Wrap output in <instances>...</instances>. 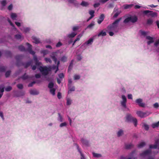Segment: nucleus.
Returning a JSON list of instances; mask_svg holds the SVG:
<instances>
[{
	"mask_svg": "<svg viewBox=\"0 0 159 159\" xmlns=\"http://www.w3.org/2000/svg\"><path fill=\"white\" fill-rule=\"evenodd\" d=\"M26 44L28 47L27 50L28 51L30 54L34 55L35 54V52L32 50V46L28 43H26ZM18 48L20 51H26L24 46L22 45L19 46L18 47Z\"/></svg>",
	"mask_w": 159,
	"mask_h": 159,
	"instance_id": "f257e3e1",
	"label": "nucleus"
},
{
	"mask_svg": "<svg viewBox=\"0 0 159 159\" xmlns=\"http://www.w3.org/2000/svg\"><path fill=\"white\" fill-rule=\"evenodd\" d=\"M126 121L127 122H132L135 126L136 127L137 125L138 121L136 118L133 117L130 114H127L126 117Z\"/></svg>",
	"mask_w": 159,
	"mask_h": 159,
	"instance_id": "f03ea898",
	"label": "nucleus"
},
{
	"mask_svg": "<svg viewBox=\"0 0 159 159\" xmlns=\"http://www.w3.org/2000/svg\"><path fill=\"white\" fill-rule=\"evenodd\" d=\"M121 19V18H119L116 19L112 24L109 25L107 27L108 30H115L118 26V24Z\"/></svg>",
	"mask_w": 159,
	"mask_h": 159,
	"instance_id": "7ed1b4c3",
	"label": "nucleus"
},
{
	"mask_svg": "<svg viewBox=\"0 0 159 159\" xmlns=\"http://www.w3.org/2000/svg\"><path fill=\"white\" fill-rule=\"evenodd\" d=\"M39 70L43 75L46 76L48 75L49 72L51 70V68L50 67H47L46 66H40L39 68Z\"/></svg>",
	"mask_w": 159,
	"mask_h": 159,
	"instance_id": "20e7f679",
	"label": "nucleus"
},
{
	"mask_svg": "<svg viewBox=\"0 0 159 159\" xmlns=\"http://www.w3.org/2000/svg\"><path fill=\"white\" fill-rule=\"evenodd\" d=\"M138 20V17L135 16H131L130 17L126 18L124 20V23H127L130 21L133 23H134L137 21Z\"/></svg>",
	"mask_w": 159,
	"mask_h": 159,
	"instance_id": "39448f33",
	"label": "nucleus"
},
{
	"mask_svg": "<svg viewBox=\"0 0 159 159\" xmlns=\"http://www.w3.org/2000/svg\"><path fill=\"white\" fill-rule=\"evenodd\" d=\"M32 64V62L31 61H30L26 63H25L24 62L20 63L19 61H17L16 63V65L18 67L21 65H22L24 66L25 68H26L30 66H31Z\"/></svg>",
	"mask_w": 159,
	"mask_h": 159,
	"instance_id": "423d86ee",
	"label": "nucleus"
},
{
	"mask_svg": "<svg viewBox=\"0 0 159 159\" xmlns=\"http://www.w3.org/2000/svg\"><path fill=\"white\" fill-rule=\"evenodd\" d=\"M136 114L139 117L141 118L146 117L149 115L148 112H143L141 111H137Z\"/></svg>",
	"mask_w": 159,
	"mask_h": 159,
	"instance_id": "0eeeda50",
	"label": "nucleus"
},
{
	"mask_svg": "<svg viewBox=\"0 0 159 159\" xmlns=\"http://www.w3.org/2000/svg\"><path fill=\"white\" fill-rule=\"evenodd\" d=\"M143 13L145 14H148V15L152 17H157V13L149 10H145L143 11Z\"/></svg>",
	"mask_w": 159,
	"mask_h": 159,
	"instance_id": "6e6552de",
	"label": "nucleus"
},
{
	"mask_svg": "<svg viewBox=\"0 0 159 159\" xmlns=\"http://www.w3.org/2000/svg\"><path fill=\"white\" fill-rule=\"evenodd\" d=\"M123 101L120 102L121 106L124 108L126 107V103L127 102V99L125 96L124 95H122L121 96Z\"/></svg>",
	"mask_w": 159,
	"mask_h": 159,
	"instance_id": "1a4fd4ad",
	"label": "nucleus"
},
{
	"mask_svg": "<svg viewBox=\"0 0 159 159\" xmlns=\"http://www.w3.org/2000/svg\"><path fill=\"white\" fill-rule=\"evenodd\" d=\"M142 101L143 100L142 99L139 98L136 100L135 102L140 107H144L145 106V104L142 102Z\"/></svg>",
	"mask_w": 159,
	"mask_h": 159,
	"instance_id": "9d476101",
	"label": "nucleus"
},
{
	"mask_svg": "<svg viewBox=\"0 0 159 159\" xmlns=\"http://www.w3.org/2000/svg\"><path fill=\"white\" fill-rule=\"evenodd\" d=\"M151 151L150 150H147L144 151L140 154L141 157H144L145 156L150 155L151 154Z\"/></svg>",
	"mask_w": 159,
	"mask_h": 159,
	"instance_id": "9b49d317",
	"label": "nucleus"
},
{
	"mask_svg": "<svg viewBox=\"0 0 159 159\" xmlns=\"http://www.w3.org/2000/svg\"><path fill=\"white\" fill-rule=\"evenodd\" d=\"M146 39L149 40L147 42V43L148 45H149L154 42L153 38L150 36H147L146 37Z\"/></svg>",
	"mask_w": 159,
	"mask_h": 159,
	"instance_id": "f8f14e48",
	"label": "nucleus"
},
{
	"mask_svg": "<svg viewBox=\"0 0 159 159\" xmlns=\"http://www.w3.org/2000/svg\"><path fill=\"white\" fill-rule=\"evenodd\" d=\"M32 38L34 40L33 41V43H35L36 44H38L40 43L39 39L37 38L36 37L33 36L32 37Z\"/></svg>",
	"mask_w": 159,
	"mask_h": 159,
	"instance_id": "ddd939ff",
	"label": "nucleus"
},
{
	"mask_svg": "<svg viewBox=\"0 0 159 159\" xmlns=\"http://www.w3.org/2000/svg\"><path fill=\"white\" fill-rule=\"evenodd\" d=\"M104 18V15L103 14H102L99 17V19L98 20V24H100L103 20Z\"/></svg>",
	"mask_w": 159,
	"mask_h": 159,
	"instance_id": "4468645a",
	"label": "nucleus"
},
{
	"mask_svg": "<svg viewBox=\"0 0 159 159\" xmlns=\"http://www.w3.org/2000/svg\"><path fill=\"white\" fill-rule=\"evenodd\" d=\"M117 11V12L114 14L113 16V17L115 18H116L121 12V11H119L117 9H116V8H115L113 12L114 11Z\"/></svg>",
	"mask_w": 159,
	"mask_h": 159,
	"instance_id": "2eb2a0df",
	"label": "nucleus"
},
{
	"mask_svg": "<svg viewBox=\"0 0 159 159\" xmlns=\"http://www.w3.org/2000/svg\"><path fill=\"white\" fill-rule=\"evenodd\" d=\"M30 92L31 94L33 95H38L39 93V92L35 89L30 90Z\"/></svg>",
	"mask_w": 159,
	"mask_h": 159,
	"instance_id": "dca6fc26",
	"label": "nucleus"
},
{
	"mask_svg": "<svg viewBox=\"0 0 159 159\" xmlns=\"http://www.w3.org/2000/svg\"><path fill=\"white\" fill-rule=\"evenodd\" d=\"M134 145L131 143L125 144V148L127 149H131L133 148Z\"/></svg>",
	"mask_w": 159,
	"mask_h": 159,
	"instance_id": "f3484780",
	"label": "nucleus"
},
{
	"mask_svg": "<svg viewBox=\"0 0 159 159\" xmlns=\"http://www.w3.org/2000/svg\"><path fill=\"white\" fill-rule=\"evenodd\" d=\"M77 34V33L75 32H72L71 34H68L67 37L69 38H73Z\"/></svg>",
	"mask_w": 159,
	"mask_h": 159,
	"instance_id": "a211bd4d",
	"label": "nucleus"
},
{
	"mask_svg": "<svg viewBox=\"0 0 159 159\" xmlns=\"http://www.w3.org/2000/svg\"><path fill=\"white\" fill-rule=\"evenodd\" d=\"M146 144V143L145 142H142L139 143L138 145V147L139 148H141L144 147Z\"/></svg>",
	"mask_w": 159,
	"mask_h": 159,
	"instance_id": "6ab92c4d",
	"label": "nucleus"
},
{
	"mask_svg": "<svg viewBox=\"0 0 159 159\" xmlns=\"http://www.w3.org/2000/svg\"><path fill=\"white\" fill-rule=\"evenodd\" d=\"M5 53L6 55L8 57H12V53L11 52L9 51H6Z\"/></svg>",
	"mask_w": 159,
	"mask_h": 159,
	"instance_id": "aec40b11",
	"label": "nucleus"
},
{
	"mask_svg": "<svg viewBox=\"0 0 159 159\" xmlns=\"http://www.w3.org/2000/svg\"><path fill=\"white\" fill-rule=\"evenodd\" d=\"M81 141L82 143L86 145H88L89 144L88 141L87 140H85L83 139H81Z\"/></svg>",
	"mask_w": 159,
	"mask_h": 159,
	"instance_id": "412c9836",
	"label": "nucleus"
},
{
	"mask_svg": "<svg viewBox=\"0 0 159 159\" xmlns=\"http://www.w3.org/2000/svg\"><path fill=\"white\" fill-rule=\"evenodd\" d=\"M21 78L23 80H25L29 78V76L26 75V74L25 73L21 77Z\"/></svg>",
	"mask_w": 159,
	"mask_h": 159,
	"instance_id": "4be33fe9",
	"label": "nucleus"
},
{
	"mask_svg": "<svg viewBox=\"0 0 159 159\" xmlns=\"http://www.w3.org/2000/svg\"><path fill=\"white\" fill-rule=\"evenodd\" d=\"M106 33L105 32H103V31H102L98 34V37L100 36H106Z\"/></svg>",
	"mask_w": 159,
	"mask_h": 159,
	"instance_id": "5701e85b",
	"label": "nucleus"
},
{
	"mask_svg": "<svg viewBox=\"0 0 159 159\" xmlns=\"http://www.w3.org/2000/svg\"><path fill=\"white\" fill-rule=\"evenodd\" d=\"M7 68V67L6 66H2L0 67V71L1 72H5L6 69Z\"/></svg>",
	"mask_w": 159,
	"mask_h": 159,
	"instance_id": "b1692460",
	"label": "nucleus"
},
{
	"mask_svg": "<svg viewBox=\"0 0 159 159\" xmlns=\"http://www.w3.org/2000/svg\"><path fill=\"white\" fill-rule=\"evenodd\" d=\"M133 6V5H126L124 6V8L125 9H127L129 8H131Z\"/></svg>",
	"mask_w": 159,
	"mask_h": 159,
	"instance_id": "393cba45",
	"label": "nucleus"
},
{
	"mask_svg": "<svg viewBox=\"0 0 159 159\" xmlns=\"http://www.w3.org/2000/svg\"><path fill=\"white\" fill-rule=\"evenodd\" d=\"M123 134V131L122 129L120 130L117 133V136L120 137Z\"/></svg>",
	"mask_w": 159,
	"mask_h": 159,
	"instance_id": "a878e982",
	"label": "nucleus"
},
{
	"mask_svg": "<svg viewBox=\"0 0 159 159\" xmlns=\"http://www.w3.org/2000/svg\"><path fill=\"white\" fill-rule=\"evenodd\" d=\"M56 89L54 88L51 89H50V93H51L53 95H55Z\"/></svg>",
	"mask_w": 159,
	"mask_h": 159,
	"instance_id": "bb28decb",
	"label": "nucleus"
},
{
	"mask_svg": "<svg viewBox=\"0 0 159 159\" xmlns=\"http://www.w3.org/2000/svg\"><path fill=\"white\" fill-rule=\"evenodd\" d=\"M159 125L158 122L153 123L152 125V126L153 128L158 127Z\"/></svg>",
	"mask_w": 159,
	"mask_h": 159,
	"instance_id": "cd10ccee",
	"label": "nucleus"
},
{
	"mask_svg": "<svg viewBox=\"0 0 159 159\" xmlns=\"http://www.w3.org/2000/svg\"><path fill=\"white\" fill-rule=\"evenodd\" d=\"M81 5L84 7H86L89 5V3L84 1H82L81 3Z\"/></svg>",
	"mask_w": 159,
	"mask_h": 159,
	"instance_id": "c85d7f7f",
	"label": "nucleus"
},
{
	"mask_svg": "<svg viewBox=\"0 0 159 159\" xmlns=\"http://www.w3.org/2000/svg\"><path fill=\"white\" fill-rule=\"evenodd\" d=\"M93 157H101V155L99 154L93 152Z\"/></svg>",
	"mask_w": 159,
	"mask_h": 159,
	"instance_id": "c756f323",
	"label": "nucleus"
},
{
	"mask_svg": "<svg viewBox=\"0 0 159 159\" xmlns=\"http://www.w3.org/2000/svg\"><path fill=\"white\" fill-rule=\"evenodd\" d=\"M11 70H8L6 72L5 74V77L6 78L8 77L10 75L11 73Z\"/></svg>",
	"mask_w": 159,
	"mask_h": 159,
	"instance_id": "7c9ffc66",
	"label": "nucleus"
},
{
	"mask_svg": "<svg viewBox=\"0 0 159 159\" xmlns=\"http://www.w3.org/2000/svg\"><path fill=\"white\" fill-rule=\"evenodd\" d=\"M54 86V84L52 82H50L48 85V87L50 89H52Z\"/></svg>",
	"mask_w": 159,
	"mask_h": 159,
	"instance_id": "2f4dec72",
	"label": "nucleus"
},
{
	"mask_svg": "<svg viewBox=\"0 0 159 159\" xmlns=\"http://www.w3.org/2000/svg\"><path fill=\"white\" fill-rule=\"evenodd\" d=\"M4 91V88H0V98L2 97Z\"/></svg>",
	"mask_w": 159,
	"mask_h": 159,
	"instance_id": "473e14b6",
	"label": "nucleus"
},
{
	"mask_svg": "<svg viewBox=\"0 0 159 159\" xmlns=\"http://www.w3.org/2000/svg\"><path fill=\"white\" fill-rule=\"evenodd\" d=\"M93 39L92 38H90L87 42H86L85 43L87 45H88L91 43L92 42H93Z\"/></svg>",
	"mask_w": 159,
	"mask_h": 159,
	"instance_id": "72a5a7b5",
	"label": "nucleus"
},
{
	"mask_svg": "<svg viewBox=\"0 0 159 159\" xmlns=\"http://www.w3.org/2000/svg\"><path fill=\"white\" fill-rule=\"evenodd\" d=\"M80 35H78L77 36V38L73 42V43L72 44L73 46L75 44L76 42V41L80 40Z\"/></svg>",
	"mask_w": 159,
	"mask_h": 159,
	"instance_id": "f704fd0d",
	"label": "nucleus"
},
{
	"mask_svg": "<svg viewBox=\"0 0 159 159\" xmlns=\"http://www.w3.org/2000/svg\"><path fill=\"white\" fill-rule=\"evenodd\" d=\"M140 33L142 35H143L144 36H146L147 35V32H145L144 31H143V30H140Z\"/></svg>",
	"mask_w": 159,
	"mask_h": 159,
	"instance_id": "c9c22d12",
	"label": "nucleus"
},
{
	"mask_svg": "<svg viewBox=\"0 0 159 159\" xmlns=\"http://www.w3.org/2000/svg\"><path fill=\"white\" fill-rule=\"evenodd\" d=\"M67 58L66 56H64L61 57V61L64 62H66L67 61Z\"/></svg>",
	"mask_w": 159,
	"mask_h": 159,
	"instance_id": "e433bc0d",
	"label": "nucleus"
},
{
	"mask_svg": "<svg viewBox=\"0 0 159 159\" xmlns=\"http://www.w3.org/2000/svg\"><path fill=\"white\" fill-rule=\"evenodd\" d=\"M17 17V15L16 14L14 13H12L11 14V17L12 19H15V18Z\"/></svg>",
	"mask_w": 159,
	"mask_h": 159,
	"instance_id": "4c0bfd02",
	"label": "nucleus"
},
{
	"mask_svg": "<svg viewBox=\"0 0 159 159\" xmlns=\"http://www.w3.org/2000/svg\"><path fill=\"white\" fill-rule=\"evenodd\" d=\"M94 11L93 10H90L89 11V14L91 15V16L93 17L94 16Z\"/></svg>",
	"mask_w": 159,
	"mask_h": 159,
	"instance_id": "58836bf2",
	"label": "nucleus"
},
{
	"mask_svg": "<svg viewBox=\"0 0 159 159\" xmlns=\"http://www.w3.org/2000/svg\"><path fill=\"white\" fill-rule=\"evenodd\" d=\"M15 38L17 39H20L21 38L22 36L20 34H16L15 36Z\"/></svg>",
	"mask_w": 159,
	"mask_h": 159,
	"instance_id": "ea45409f",
	"label": "nucleus"
},
{
	"mask_svg": "<svg viewBox=\"0 0 159 159\" xmlns=\"http://www.w3.org/2000/svg\"><path fill=\"white\" fill-rule=\"evenodd\" d=\"M80 78V75H75L74 76V80H79Z\"/></svg>",
	"mask_w": 159,
	"mask_h": 159,
	"instance_id": "a19ab883",
	"label": "nucleus"
},
{
	"mask_svg": "<svg viewBox=\"0 0 159 159\" xmlns=\"http://www.w3.org/2000/svg\"><path fill=\"white\" fill-rule=\"evenodd\" d=\"M153 22L152 20L151 19H148L147 20V24L148 25H151Z\"/></svg>",
	"mask_w": 159,
	"mask_h": 159,
	"instance_id": "79ce46f5",
	"label": "nucleus"
},
{
	"mask_svg": "<svg viewBox=\"0 0 159 159\" xmlns=\"http://www.w3.org/2000/svg\"><path fill=\"white\" fill-rule=\"evenodd\" d=\"M51 57L52 60L54 61L55 63H56L57 62V58L54 56H52Z\"/></svg>",
	"mask_w": 159,
	"mask_h": 159,
	"instance_id": "37998d69",
	"label": "nucleus"
},
{
	"mask_svg": "<svg viewBox=\"0 0 159 159\" xmlns=\"http://www.w3.org/2000/svg\"><path fill=\"white\" fill-rule=\"evenodd\" d=\"M157 145H155L154 144V145H150L149 146V148H153L154 149H156L157 148Z\"/></svg>",
	"mask_w": 159,
	"mask_h": 159,
	"instance_id": "c03bdc74",
	"label": "nucleus"
},
{
	"mask_svg": "<svg viewBox=\"0 0 159 159\" xmlns=\"http://www.w3.org/2000/svg\"><path fill=\"white\" fill-rule=\"evenodd\" d=\"M120 159H137L136 157H129L128 158H126L125 157L123 156H121Z\"/></svg>",
	"mask_w": 159,
	"mask_h": 159,
	"instance_id": "a18cd8bd",
	"label": "nucleus"
},
{
	"mask_svg": "<svg viewBox=\"0 0 159 159\" xmlns=\"http://www.w3.org/2000/svg\"><path fill=\"white\" fill-rule=\"evenodd\" d=\"M1 4L3 6H5L7 4L6 1L3 0L1 2Z\"/></svg>",
	"mask_w": 159,
	"mask_h": 159,
	"instance_id": "49530a36",
	"label": "nucleus"
},
{
	"mask_svg": "<svg viewBox=\"0 0 159 159\" xmlns=\"http://www.w3.org/2000/svg\"><path fill=\"white\" fill-rule=\"evenodd\" d=\"M12 87L10 86L7 87L5 89V90L7 92L10 91L12 89Z\"/></svg>",
	"mask_w": 159,
	"mask_h": 159,
	"instance_id": "de8ad7c7",
	"label": "nucleus"
},
{
	"mask_svg": "<svg viewBox=\"0 0 159 159\" xmlns=\"http://www.w3.org/2000/svg\"><path fill=\"white\" fill-rule=\"evenodd\" d=\"M94 25L95 24H94V22H92L90 24L88 25V26L87 27V28H91L92 27L94 26Z\"/></svg>",
	"mask_w": 159,
	"mask_h": 159,
	"instance_id": "09e8293b",
	"label": "nucleus"
},
{
	"mask_svg": "<svg viewBox=\"0 0 159 159\" xmlns=\"http://www.w3.org/2000/svg\"><path fill=\"white\" fill-rule=\"evenodd\" d=\"M45 61L47 62H49L50 63H52V61L50 58H45Z\"/></svg>",
	"mask_w": 159,
	"mask_h": 159,
	"instance_id": "8fccbe9b",
	"label": "nucleus"
},
{
	"mask_svg": "<svg viewBox=\"0 0 159 159\" xmlns=\"http://www.w3.org/2000/svg\"><path fill=\"white\" fill-rule=\"evenodd\" d=\"M18 88L20 89H22L23 88V85L21 84H18L17 85Z\"/></svg>",
	"mask_w": 159,
	"mask_h": 159,
	"instance_id": "3c124183",
	"label": "nucleus"
},
{
	"mask_svg": "<svg viewBox=\"0 0 159 159\" xmlns=\"http://www.w3.org/2000/svg\"><path fill=\"white\" fill-rule=\"evenodd\" d=\"M36 83H38V82H35V81H34L31 82L30 84H29L28 86L29 87H31L33 86V84H35Z\"/></svg>",
	"mask_w": 159,
	"mask_h": 159,
	"instance_id": "603ef678",
	"label": "nucleus"
},
{
	"mask_svg": "<svg viewBox=\"0 0 159 159\" xmlns=\"http://www.w3.org/2000/svg\"><path fill=\"white\" fill-rule=\"evenodd\" d=\"M58 115L59 116V119L58 120L62 122V117L61 116V114L60 113H58Z\"/></svg>",
	"mask_w": 159,
	"mask_h": 159,
	"instance_id": "864d4df0",
	"label": "nucleus"
},
{
	"mask_svg": "<svg viewBox=\"0 0 159 159\" xmlns=\"http://www.w3.org/2000/svg\"><path fill=\"white\" fill-rule=\"evenodd\" d=\"M70 86H71V85L70 86H69V91H75V87L74 86H73L72 87H70Z\"/></svg>",
	"mask_w": 159,
	"mask_h": 159,
	"instance_id": "5fc2aeb1",
	"label": "nucleus"
},
{
	"mask_svg": "<svg viewBox=\"0 0 159 159\" xmlns=\"http://www.w3.org/2000/svg\"><path fill=\"white\" fill-rule=\"evenodd\" d=\"M71 100L70 99H68L67 100V105H70L71 104Z\"/></svg>",
	"mask_w": 159,
	"mask_h": 159,
	"instance_id": "6e6d98bb",
	"label": "nucleus"
},
{
	"mask_svg": "<svg viewBox=\"0 0 159 159\" xmlns=\"http://www.w3.org/2000/svg\"><path fill=\"white\" fill-rule=\"evenodd\" d=\"M73 61L72 60L71 61L70 63V65L68 67V70H69L70 69V67H71V68H72L73 66Z\"/></svg>",
	"mask_w": 159,
	"mask_h": 159,
	"instance_id": "4d7b16f0",
	"label": "nucleus"
},
{
	"mask_svg": "<svg viewBox=\"0 0 159 159\" xmlns=\"http://www.w3.org/2000/svg\"><path fill=\"white\" fill-rule=\"evenodd\" d=\"M41 75L40 74H36L35 75V77L37 79H39L41 77Z\"/></svg>",
	"mask_w": 159,
	"mask_h": 159,
	"instance_id": "13d9d810",
	"label": "nucleus"
},
{
	"mask_svg": "<svg viewBox=\"0 0 159 159\" xmlns=\"http://www.w3.org/2000/svg\"><path fill=\"white\" fill-rule=\"evenodd\" d=\"M144 126L146 130H148L149 127L148 125L145 124L144 125Z\"/></svg>",
	"mask_w": 159,
	"mask_h": 159,
	"instance_id": "bf43d9fd",
	"label": "nucleus"
},
{
	"mask_svg": "<svg viewBox=\"0 0 159 159\" xmlns=\"http://www.w3.org/2000/svg\"><path fill=\"white\" fill-rule=\"evenodd\" d=\"M66 123L65 122L61 123L60 124V127H62L64 126H66Z\"/></svg>",
	"mask_w": 159,
	"mask_h": 159,
	"instance_id": "052dcab7",
	"label": "nucleus"
},
{
	"mask_svg": "<svg viewBox=\"0 0 159 159\" xmlns=\"http://www.w3.org/2000/svg\"><path fill=\"white\" fill-rule=\"evenodd\" d=\"M62 45V44L61 43V42H59L56 45V47H60Z\"/></svg>",
	"mask_w": 159,
	"mask_h": 159,
	"instance_id": "680f3d73",
	"label": "nucleus"
},
{
	"mask_svg": "<svg viewBox=\"0 0 159 159\" xmlns=\"http://www.w3.org/2000/svg\"><path fill=\"white\" fill-rule=\"evenodd\" d=\"M0 116L1 117L3 120H4L3 113L2 112H0Z\"/></svg>",
	"mask_w": 159,
	"mask_h": 159,
	"instance_id": "e2e57ef3",
	"label": "nucleus"
},
{
	"mask_svg": "<svg viewBox=\"0 0 159 159\" xmlns=\"http://www.w3.org/2000/svg\"><path fill=\"white\" fill-rule=\"evenodd\" d=\"M58 76L60 78H63L64 77V75L63 73H61Z\"/></svg>",
	"mask_w": 159,
	"mask_h": 159,
	"instance_id": "0e129e2a",
	"label": "nucleus"
},
{
	"mask_svg": "<svg viewBox=\"0 0 159 159\" xmlns=\"http://www.w3.org/2000/svg\"><path fill=\"white\" fill-rule=\"evenodd\" d=\"M13 6L11 4L8 6V9L9 10H11L12 9Z\"/></svg>",
	"mask_w": 159,
	"mask_h": 159,
	"instance_id": "69168bd1",
	"label": "nucleus"
},
{
	"mask_svg": "<svg viewBox=\"0 0 159 159\" xmlns=\"http://www.w3.org/2000/svg\"><path fill=\"white\" fill-rule=\"evenodd\" d=\"M35 64L36 66H39L41 64V63L39 62V61H37L36 62H35Z\"/></svg>",
	"mask_w": 159,
	"mask_h": 159,
	"instance_id": "338daca9",
	"label": "nucleus"
},
{
	"mask_svg": "<svg viewBox=\"0 0 159 159\" xmlns=\"http://www.w3.org/2000/svg\"><path fill=\"white\" fill-rule=\"evenodd\" d=\"M159 44V39L157 40L154 43V45L155 46H157Z\"/></svg>",
	"mask_w": 159,
	"mask_h": 159,
	"instance_id": "774afa93",
	"label": "nucleus"
}]
</instances>
